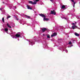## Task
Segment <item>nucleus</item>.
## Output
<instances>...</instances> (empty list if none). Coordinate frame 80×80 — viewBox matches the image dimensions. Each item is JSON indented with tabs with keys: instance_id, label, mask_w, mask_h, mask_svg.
Here are the masks:
<instances>
[{
	"instance_id": "7c9ffc66",
	"label": "nucleus",
	"mask_w": 80,
	"mask_h": 80,
	"mask_svg": "<svg viewBox=\"0 0 80 80\" xmlns=\"http://www.w3.org/2000/svg\"><path fill=\"white\" fill-rule=\"evenodd\" d=\"M2 9H3V8H2Z\"/></svg>"
},
{
	"instance_id": "b1692460",
	"label": "nucleus",
	"mask_w": 80,
	"mask_h": 80,
	"mask_svg": "<svg viewBox=\"0 0 80 80\" xmlns=\"http://www.w3.org/2000/svg\"><path fill=\"white\" fill-rule=\"evenodd\" d=\"M50 1H51V2H53V0H50Z\"/></svg>"
},
{
	"instance_id": "dca6fc26",
	"label": "nucleus",
	"mask_w": 80,
	"mask_h": 80,
	"mask_svg": "<svg viewBox=\"0 0 80 80\" xmlns=\"http://www.w3.org/2000/svg\"><path fill=\"white\" fill-rule=\"evenodd\" d=\"M10 17H11V16H8L7 17V19H8V18H10Z\"/></svg>"
},
{
	"instance_id": "f3484780",
	"label": "nucleus",
	"mask_w": 80,
	"mask_h": 80,
	"mask_svg": "<svg viewBox=\"0 0 80 80\" xmlns=\"http://www.w3.org/2000/svg\"><path fill=\"white\" fill-rule=\"evenodd\" d=\"M26 17H27L28 18H30V17L29 16H26Z\"/></svg>"
},
{
	"instance_id": "f257e3e1",
	"label": "nucleus",
	"mask_w": 80,
	"mask_h": 80,
	"mask_svg": "<svg viewBox=\"0 0 80 80\" xmlns=\"http://www.w3.org/2000/svg\"><path fill=\"white\" fill-rule=\"evenodd\" d=\"M72 24L74 25V26H72V29H73V30H74V29H75V28H77V27H77V26H76L75 25V23H72Z\"/></svg>"
},
{
	"instance_id": "1a4fd4ad",
	"label": "nucleus",
	"mask_w": 80,
	"mask_h": 80,
	"mask_svg": "<svg viewBox=\"0 0 80 80\" xmlns=\"http://www.w3.org/2000/svg\"><path fill=\"white\" fill-rule=\"evenodd\" d=\"M16 37H20V35L16 34Z\"/></svg>"
},
{
	"instance_id": "2eb2a0df",
	"label": "nucleus",
	"mask_w": 80,
	"mask_h": 80,
	"mask_svg": "<svg viewBox=\"0 0 80 80\" xmlns=\"http://www.w3.org/2000/svg\"><path fill=\"white\" fill-rule=\"evenodd\" d=\"M48 38H50V35H48L47 36Z\"/></svg>"
},
{
	"instance_id": "6ab92c4d",
	"label": "nucleus",
	"mask_w": 80,
	"mask_h": 80,
	"mask_svg": "<svg viewBox=\"0 0 80 80\" xmlns=\"http://www.w3.org/2000/svg\"><path fill=\"white\" fill-rule=\"evenodd\" d=\"M40 0H35L36 1V2H39V1Z\"/></svg>"
},
{
	"instance_id": "f8f14e48",
	"label": "nucleus",
	"mask_w": 80,
	"mask_h": 80,
	"mask_svg": "<svg viewBox=\"0 0 80 80\" xmlns=\"http://www.w3.org/2000/svg\"><path fill=\"white\" fill-rule=\"evenodd\" d=\"M66 8L65 6L64 5H63L62 6L61 8L62 9H64V8Z\"/></svg>"
},
{
	"instance_id": "39448f33",
	"label": "nucleus",
	"mask_w": 80,
	"mask_h": 80,
	"mask_svg": "<svg viewBox=\"0 0 80 80\" xmlns=\"http://www.w3.org/2000/svg\"><path fill=\"white\" fill-rule=\"evenodd\" d=\"M57 35V33L56 32L53 33V34L51 35V37H53L55 36H56Z\"/></svg>"
},
{
	"instance_id": "423d86ee",
	"label": "nucleus",
	"mask_w": 80,
	"mask_h": 80,
	"mask_svg": "<svg viewBox=\"0 0 80 80\" xmlns=\"http://www.w3.org/2000/svg\"><path fill=\"white\" fill-rule=\"evenodd\" d=\"M29 3H31V4H32L33 5H35V4H37V2H32V1H29Z\"/></svg>"
},
{
	"instance_id": "aec40b11",
	"label": "nucleus",
	"mask_w": 80,
	"mask_h": 80,
	"mask_svg": "<svg viewBox=\"0 0 80 80\" xmlns=\"http://www.w3.org/2000/svg\"><path fill=\"white\" fill-rule=\"evenodd\" d=\"M72 2H74V0H71Z\"/></svg>"
},
{
	"instance_id": "9b49d317",
	"label": "nucleus",
	"mask_w": 80,
	"mask_h": 80,
	"mask_svg": "<svg viewBox=\"0 0 80 80\" xmlns=\"http://www.w3.org/2000/svg\"><path fill=\"white\" fill-rule=\"evenodd\" d=\"M7 27H8L9 28H12V27L10 26L8 23H7Z\"/></svg>"
},
{
	"instance_id": "20e7f679",
	"label": "nucleus",
	"mask_w": 80,
	"mask_h": 80,
	"mask_svg": "<svg viewBox=\"0 0 80 80\" xmlns=\"http://www.w3.org/2000/svg\"><path fill=\"white\" fill-rule=\"evenodd\" d=\"M39 15L41 17H42L43 18H46V16H45V15H44L43 14L41 13V14H39Z\"/></svg>"
},
{
	"instance_id": "ddd939ff",
	"label": "nucleus",
	"mask_w": 80,
	"mask_h": 80,
	"mask_svg": "<svg viewBox=\"0 0 80 80\" xmlns=\"http://www.w3.org/2000/svg\"><path fill=\"white\" fill-rule=\"evenodd\" d=\"M8 29L7 28H6L5 29V32H8Z\"/></svg>"
},
{
	"instance_id": "4be33fe9",
	"label": "nucleus",
	"mask_w": 80,
	"mask_h": 80,
	"mask_svg": "<svg viewBox=\"0 0 80 80\" xmlns=\"http://www.w3.org/2000/svg\"><path fill=\"white\" fill-rule=\"evenodd\" d=\"M73 2V3H74V5H75V3H76V2H74H74Z\"/></svg>"
},
{
	"instance_id": "412c9836",
	"label": "nucleus",
	"mask_w": 80,
	"mask_h": 80,
	"mask_svg": "<svg viewBox=\"0 0 80 80\" xmlns=\"http://www.w3.org/2000/svg\"><path fill=\"white\" fill-rule=\"evenodd\" d=\"M14 18H16L17 17L16 16H14Z\"/></svg>"
},
{
	"instance_id": "4468645a",
	"label": "nucleus",
	"mask_w": 80,
	"mask_h": 80,
	"mask_svg": "<svg viewBox=\"0 0 80 80\" xmlns=\"http://www.w3.org/2000/svg\"><path fill=\"white\" fill-rule=\"evenodd\" d=\"M2 21L3 22H5V21L4 20V18L3 17L2 19Z\"/></svg>"
},
{
	"instance_id": "0eeeda50",
	"label": "nucleus",
	"mask_w": 80,
	"mask_h": 80,
	"mask_svg": "<svg viewBox=\"0 0 80 80\" xmlns=\"http://www.w3.org/2000/svg\"><path fill=\"white\" fill-rule=\"evenodd\" d=\"M27 7L28 8V9H30V10H32V8L30 7L28 5H27Z\"/></svg>"
},
{
	"instance_id": "5701e85b",
	"label": "nucleus",
	"mask_w": 80,
	"mask_h": 80,
	"mask_svg": "<svg viewBox=\"0 0 80 80\" xmlns=\"http://www.w3.org/2000/svg\"><path fill=\"white\" fill-rule=\"evenodd\" d=\"M16 18L17 20H18V18H17V17Z\"/></svg>"
},
{
	"instance_id": "c756f323",
	"label": "nucleus",
	"mask_w": 80,
	"mask_h": 80,
	"mask_svg": "<svg viewBox=\"0 0 80 80\" xmlns=\"http://www.w3.org/2000/svg\"><path fill=\"white\" fill-rule=\"evenodd\" d=\"M43 35L44 36V35H44V34H43Z\"/></svg>"
},
{
	"instance_id": "c85d7f7f",
	"label": "nucleus",
	"mask_w": 80,
	"mask_h": 80,
	"mask_svg": "<svg viewBox=\"0 0 80 80\" xmlns=\"http://www.w3.org/2000/svg\"><path fill=\"white\" fill-rule=\"evenodd\" d=\"M76 23H77V22H75V24H76Z\"/></svg>"
},
{
	"instance_id": "2f4dec72",
	"label": "nucleus",
	"mask_w": 80,
	"mask_h": 80,
	"mask_svg": "<svg viewBox=\"0 0 80 80\" xmlns=\"http://www.w3.org/2000/svg\"><path fill=\"white\" fill-rule=\"evenodd\" d=\"M3 3H4V2H3Z\"/></svg>"
},
{
	"instance_id": "393cba45",
	"label": "nucleus",
	"mask_w": 80,
	"mask_h": 80,
	"mask_svg": "<svg viewBox=\"0 0 80 80\" xmlns=\"http://www.w3.org/2000/svg\"><path fill=\"white\" fill-rule=\"evenodd\" d=\"M64 18V19H65V20H66V18Z\"/></svg>"
},
{
	"instance_id": "a878e982",
	"label": "nucleus",
	"mask_w": 80,
	"mask_h": 80,
	"mask_svg": "<svg viewBox=\"0 0 80 80\" xmlns=\"http://www.w3.org/2000/svg\"><path fill=\"white\" fill-rule=\"evenodd\" d=\"M73 7H75V4H74L73 5Z\"/></svg>"
},
{
	"instance_id": "f03ea898",
	"label": "nucleus",
	"mask_w": 80,
	"mask_h": 80,
	"mask_svg": "<svg viewBox=\"0 0 80 80\" xmlns=\"http://www.w3.org/2000/svg\"><path fill=\"white\" fill-rule=\"evenodd\" d=\"M48 28H44L42 29V30L43 33L45 32V31H48Z\"/></svg>"
},
{
	"instance_id": "6e6552de",
	"label": "nucleus",
	"mask_w": 80,
	"mask_h": 80,
	"mask_svg": "<svg viewBox=\"0 0 80 80\" xmlns=\"http://www.w3.org/2000/svg\"><path fill=\"white\" fill-rule=\"evenodd\" d=\"M75 35L76 36H77V37H79V36H80V34L77 32L75 33Z\"/></svg>"
},
{
	"instance_id": "bb28decb",
	"label": "nucleus",
	"mask_w": 80,
	"mask_h": 80,
	"mask_svg": "<svg viewBox=\"0 0 80 80\" xmlns=\"http://www.w3.org/2000/svg\"><path fill=\"white\" fill-rule=\"evenodd\" d=\"M0 10L1 11H2V9L1 8H0Z\"/></svg>"
},
{
	"instance_id": "a211bd4d",
	"label": "nucleus",
	"mask_w": 80,
	"mask_h": 80,
	"mask_svg": "<svg viewBox=\"0 0 80 80\" xmlns=\"http://www.w3.org/2000/svg\"><path fill=\"white\" fill-rule=\"evenodd\" d=\"M68 44H69L70 45H71V44H72V42H69Z\"/></svg>"
},
{
	"instance_id": "9d476101",
	"label": "nucleus",
	"mask_w": 80,
	"mask_h": 80,
	"mask_svg": "<svg viewBox=\"0 0 80 80\" xmlns=\"http://www.w3.org/2000/svg\"><path fill=\"white\" fill-rule=\"evenodd\" d=\"M49 19L48 18H44L43 20H46V21H48L49 20Z\"/></svg>"
},
{
	"instance_id": "cd10ccee",
	"label": "nucleus",
	"mask_w": 80,
	"mask_h": 80,
	"mask_svg": "<svg viewBox=\"0 0 80 80\" xmlns=\"http://www.w3.org/2000/svg\"><path fill=\"white\" fill-rule=\"evenodd\" d=\"M14 7H15V8H16V6H15Z\"/></svg>"
},
{
	"instance_id": "7ed1b4c3",
	"label": "nucleus",
	"mask_w": 80,
	"mask_h": 80,
	"mask_svg": "<svg viewBox=\"0 0 80 80\" xmlns=\"http://www.w3.org/2000/svg\"><path fill=\"white\" fill-rule=\"evenodd\" d=\"M50 14H53V15H56V12L54 10H53V11L51 10Z\"/></svg>"
}]
</instances>
